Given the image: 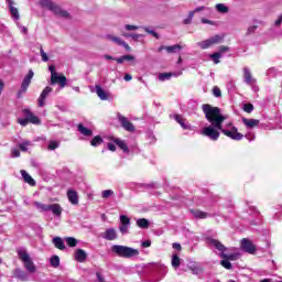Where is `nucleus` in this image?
Returning a JSON list of instances; mask_svg holds the SVG:
<instances>
[{"instance_id":"4d7b16f0","label":"nucleus","mask_w":282,"mask_h":282,"mask_svg":"<svg viewBox=\"0 0 282 282\" xmlns=\"http://www.w3.org/2000/svg\"><path fill=\"white\" fill-rule=\"evenodd\" d=\"M126 30H127L128 32H131V31H133V30H138V26H135V25H133V24H127V25H126Z\"/></svg>"},{"instance_id":"ddd939ff","label":"nucleus","mask_w":282,"mask_h":282,"mask_svg":"<svg viewBox=\"0 0 282 282\" xmlns=\"http://www.w3.org/2000/svg\"><path fill=\"white\" fill-rule=\"evenodd\" d=\"M102 239H106V241H116V239H118V232L116 231V229L110 228L107 229L102 235H101Z\"/></svg>"},{"instance_id":"bb28decb","label":"nucleus","mask_w":282,"mask_h":282,"mask_svg":"<svg viewBox=\"0 0 282 282\" xmlns=\"http://www.w3.org/2000/svg\"><path fill=\"white\" fill-rule=\"evenodd\" d=\"M50 210L53 213V215H56V217H61V215H63V207H61L58 204L50 205Z\"/></svg>"},{"instance_id":"5701e85b","label":"nucleus","mask_w":282,"mask_h":282,"mask_svg":"<svg viewBox=\"0 0 282 282\" xmlns=\"http://www.w3.org/2000/svg\"><path fill=\"white\" fill-rule=\"evenodd\" d=\"M95 89H96V94H97L98 98H100V100H109V95L107 94V91H105V89H102V87L100 85H96Z\"/></svg>"},{"instance_id":"69168bd1","label":"nucleus","mask_w":282,"mask_h":282,"mask_svg":"<svg viewBox=\"0 0 282 282\" xmlns=\"http://www.w3.org/2000/svg\"><path fill=\"white\" fill-rule=\"evenodd\" d=\"M226 52H228V46L223 45V46L219 47V54H224Z\"/></svg>"},{"instance_id":"680f3d73","label":"nucleus","mask_w":282,"mask_h":282,"mask_svg":"<svg viewBox=\"0 0 282 282\" xmlns=\"http://www.w3.org/2000/svg\"><path fill=\"white\" fill-rule=\"evenodd\" d=\"M142 248H151V240H145L141 243Z\"/></svg>"},{"instance_id":"603ef678","label":"nucleus","mask_w":282,"mask_h":282,"mask_svg":"<svg viewBox=\"0 0 282 282\" xmlns=\"http://www.w3.org/2000/svg\"><path fill=\"white\" fill-rule=\"evenodd\" d=\"M220 257H221L223 259H228L229 261H235V254L221 253Z\"/></svg>"},{"instance_id":"052dcab7","label":"nucleus","mask_w":282,"mask_h":282,"mask_svg":"<svg viewBox=\"0 0 282 282\" xmlns=\"http://www.w3.org/2000/svg\"><path fill=\"white\" fill-rule=\"evenodd\" d=\"M96 276H97L98 282H107V281H105V278L102 276V274H100V272H97Z\"/></svg>"},{"instance_id":"1a4fd4ad","label":"nucleus","mask_w":282,"mask_h":282,"mask_svg":"<svg viewBox=\"0 0 282 282\" xmlns=\"http://www.w3.org/2000/svg\"><path fill=\"white\" fill-rule=\"evenodd\" d=\"M221 41H224V37H221L220 35H215L208 40L200 42L199 47H202V50H208V47H213V45H217L221 43Z\"/></svg>"},{"instance_id":"393cba45","label":"nucleus","mask_w":282,"mask_h":282,"mask_svg":"<svg viewBox=\"0 0 282 282\" xmlns=\"http://www.w3.org/2000/svg\"><path fill=\"white\" fill-rule=\"evenodd\" d=\"M53 245L55 246V248H57V250H65L66 249L65 241L61 237H54L53 238Z\"/></svg>"},{"instance_id":"9b49d317","label":"nucleus","mask_w":282,"mask_h":282,"mask_svg":"<svg viewBox=\"0 0 282 282\" xmlns=\"http://www.w3.org/2000/svg\"><path fill=\"white\" fill-rule=\"evenodd\" d=\"M52 91H54V88H52L50 86H46L42 90V93H41V95H40V97L37 99V106L39 107H45V100L47 99V96H50V94H52Z\"/></svg>"},{"instance_id":"dca6fc26","label":"nucleus","mask_w":282,"mask_h":282,"mask_svg":"<svg viewBox=\"0 0 282 282\" xmlns=\"http://www.w3.org/2000/svg\"><path fill=\"white\" fill-rule=\"evenodd\" d=\"M189 213H192L195 219H206L210 217L209 213L203 212L200 209H189Z\"/></svg>"},{"instance_id":"6e6d98bb","label":"nucleus","mask_w":282,"mask_h":282,"mask_svg":"<svg viewBox=\"0 0 282 282\" xmlns=\"http://www.w3.org/2000/svg\"><path fill=\"white\" fill-rule=\"evenodd\" d=\"M28 144H30V143L29 142L20 143L19 149L23 152H26L28 151Z\"/></svg>"},{"instance_id":"2eb2a0df","label":"nucleus","mask_w":282,"mask_h":282,"mask_svg":"<svg viewBox=\"0 0 282 282\" xmlns=\"http://www.w3.org/2000/svg\"><path fill=\"white\" fill-rule=\"evenodd\" d=\"M24 113H25V117L28 118L29 122H31V124H41V119H39V117L34 116V113L32 111H30V109H24Z\"/></svg>"},{"instance_id":"aec40b11","label":"nucleus","mask_w":282,"mask_h":282,"mask_svg":"<svg viewBox=\"0 0 282 282\" xmlns=\"http://www.w3.org/2000/svg\"><path fill=\"white\" fill-rule=\"evenodd\" d=\"M67 197H68V202H70L73 206L78 205V193L76 191L68 189Z\"/></svg>"},{"instance_id":"f704fd0d","label":"nucleus","mask_w":282,"mask_h":282,"mask_svg":"<svg viewBox=\"0 0 282 282\" xmlns=\"http://www.w3.org/2000/svg\"><path fill=\"white\" fill-rule=\"evenodd\" d=\"M51 265L52 268H58V265H61V258L58 256H53L51 258Z\"/></svg>"},{"instance_id":"6e6552de","label":"nucleus","mask_w":282,"mask_h":282,"mask_svg":"<svg viewBox=\"0 0 282 282\" xmlns=\"http://www.w3.org/2000/svg\"><path fill=\"white\" fill-rule=\"evenodd\" d=\"M117 118H118L122 129H124V131H128L129 133L135 132V126H133V122L129 121V119H127V117L119 113L117 116Z\"/></svg>"},{"instance_id":"f3484780","label":"nucleus","mask_w":282,"mask_h":282,"mask_svg":"<svg viewBox=\"0 0 282 282\" xmlns=\"http://www.w3.org/2000/svg\"><path fill=\"white\" fill-rule=\"evenodd\" d=\"M77 131L86 138H91L94 135V131L87 127H84L83 123L77 124Z\"/></svg>"},{"instance_id":"7ed1b4c3","label":"nucleus","mask_w":282,"mask_h":282,"mask_svg":"<svg viewBox=\"0 0 282 282\" xmlns=\"http://www.w3.org/2000/svg\"><path fill=\"white\" fill-rule=\"evenodd\" d=\"M40 6L42 8H46L56 17H61L62 19H72V15L66 10H62L61 6L52 2V0H40Z\"/></svg>"},{"instance_id":"2f4dec72","label":"nucleus","mask_w":282,"mask_h":282,"mask_svg":"<svg viewBox=\"0 0 282 282\" xmlns=\"http://www.w3.org/2000/svg\"><path fill=\"white\" fill-rule=\"evenodd\" d=\"M137 226L139 228H142L143 230H147L149 228V220L147 218H141L137 220Z\"/></svg>"},{"instance_id":"5fc2aeb1","label":"nucleus","mask_w":282,"mask_h":282,"mask_svg":"<svg viewBox=\"0 0 282 282\" xmlns=\"http://www.w3.org/2000/svg\"><path fill=\"white\" fill-rule=\"evenodd\" d=\"M19 124H21L22 127H28V123L30 122L28 117L24 119H19L18 120Z\"/></svg>"},{"instance_id":"774afa93","label":"nucleus","mask_w":282,"mask_h":282,"mask_svg":"<svg viewBox=\"0 0 282 282\" xmlns=\"http://www.w3.org/2000/svg\"><path fill=\"white\" fill-rule=\"evenodd\" d=\"M281 23H282V14L276 19V21H275V25L276 26H279V25H281Z\"/></svg>"},{"instance_id":"72a5a7b5","label":"nucleus","mask_w":282,"mask_h":282,"mask_svg":"<svg viewBox=\"0 0 282 282\" xmlns=\"http://www.w3.org/2000/svg\"><path fill=\"white\" fill-rule=\"evenodd\" d=\"M216 10H217V12H220L221 14H226L229 12L230 9L228 7H226L224 3H218V4H216Z\"/></svg>"},{"instance_id":"473e14b6","label":"nucleus","mask_w":282,"mask_h":282,"mask_svg":"<svg viewBox=\"0 0 282 282\" xmlns=\"http://www.w3.org/2000/svg\"><path fill=\"white\" fill-rule=\"evenodd\" d=\"M66 243H67L68 248H76V246H78V240L74 237H67Z\"/></svg>"},{"instance_id":"338daca9","label":"nucleus","mask_w":282,"mask_h":282,"mask_svg":"<svg viewBox=\"0 0 282 282\" xmlns=\"http://www.w3.org/2000/svg\"><path fill=\"white\" fill-rule=\"evenodd\" d=\"M108 149H109V151L115 152L116 151V145L113 143H108Z\"/></svg>"},{"instance_id":"a19ab883","label":"nucleus","mask_w":282,"mask_h":282,"mask_svg":"<svg viewBox=\"0 0 282 282\" xmlns=\"http://www.w3.org/2000/svg\"><path fill=\"white\" fill-rule=\"evenodd\" d=\"M243 111H246V113H252V111H254V106L252 104H245Z\"/></svg>"},{"instance_id":"09e8293b","label":"nucleus","mask_w":282,"mask_h":282,"mask_svg":"<svg viewBox=\"0 0 282 282\" xmlns=\"http://www.w3.org/2000/svg\"><path fill=\"white\" fill-rule=\"evenodd\" d=\"M119 230H120L121 235H127V232L129 231V225H121L119 227Z\"/></svg>"},{"instance_id":"a18cd8bd","label":"nucleus","mask_w":282,"mask_h":282,"mask_svg":"<svg viewBox=\"0 0 282 282\" xmlns=\"http://www.w3.org/2000/svg\"><path fill=\"white\" fill-rule=\"evenodd\" d=\"M213 95L216 97V98H221V89L217 86H215L213 88Z\"/></svg>"},{"instance_id":"c85d7f7f","label":"nucleus","mask_w":282,"mask_h":282,"mask_svg":"<svg viewBox=\"0 0 282 282\" xmlns=\"http://www.w3.org/2000/svg\"><path fill=\"white\" fill-rule=\"evenodd\" d=\"M105 140L100 135H96L90 140V145L93 147H100V144H104Z\"/></svg>"},{"instance_id":"c9c22d12","label":"nucleus","mask_w":282,"mask_h":282,"mask_svg":"<svg viewBox=\"0 0 282 282\" xmlns=\"http://www.w3.org/2000/svg\"><path fill=\"white\" fill-rule=\"evenodd\" d=\"M212 61L215 63V65H219V59L221 58V53L216 52L210 55Z\"/></svg>"},{"instance_id":"9d476101","label":"nucleus","mask_w":282,"mask_h":282,"mask_svg":"<svg viewBox=\"0 0 282 282\" xmlns=\"http://www.w3.org/2000/svg\"><path fill=\"white\" fill-rule=\"evenodd\" d=\"M51 85H59V87L64 89V87H67V77L63 74L58 75L57 73L51 76Z\"/></svg>"},{"instance_id":"3c124183","label":"nucleus","mask_w":282,"mask_h":282,"mask_svg":"<svg viewBox=\"0 0 282 282\" xmlns=\"http://www.w3.org/2000/svg\"><path fill=\"white\" fill-rule=\"evenodd\" d=\"M57 147H58V142L52 141V142L48 144V151H54V150H56Z\"/></svg>"},{"instance_id":"f257e3e1","label":"nucleus","mask_w":282,"mask_h":282,"mask_svg":"<svg viewBox=\"0 0 282 282\" xmlns=\"http://www.w3.org/2000/svg\"><path fill=\"white\" fill-rule=\"evenodd\" d=\"M202 109L203 113H205L206 120H208L215 129L221 131L224 135H227V138H230L231 140H243V134L239 132L237 127H232L231 130L224 129V121L226 120V117L221 115V109L219 107H213L210 104H204Z\"/></svg>"},{"instance_id":"f03ea898","label":"nucleus","mask_w":282,"mask_h":282,"mask_svg":"<svg viewBox=\"0 0 282 282\" xmlns=\"http://www.w3.org/2000/svg\"><path fill=\"white\" fill-rule=\"evenodd\" d=\"M111 252L117 257H121V259H132V257L140 256V250L122 245H113L111 247Z\"/></svg>"},{"instance_id":"bf43d9fd","label":"nucleus","mask_w":282,"mask_h":282,"mask_svg":"<svg viewBox=\"0 0 282 282\" xmlns=\"http://www.w3.org/2000/svg\"><path fill=\"white\" fill-rule=\"evenodd\" d=\"M12 158H21V151L14 149V150L12 151Z\"/></svg>"},{"instance_id":"e433bc0d","label":"nucleus","mask_w":282,"mask_h":282,"mask_svg":"<svg viewBox=\"0 0 282 282\" xmlns=\"http://www.w3.org/2000/svg\"><path fill=\"white\" fill-rule=\"evenodd\" d=\"M10 12L14 19H19V9L14 4H9Z\"/></svg>"},{"instance_id":"13d9d810","label":"nucleus","mask_w":282,"mask_h":282,"mask_svg":"<svg viewBox=\"0 0 282 282\" xmlns=\"http://www.w3.org/2000/svg\"><path fill=\"white\" fill-rule=\"evenodd\" d=\"M122 56H123V61H129V62L135 61V56L133 55H122Z\"/></svg>"},{"instance_id":"39448f33","label":"nucleus","mask_w":282,"mask_h":282,"mask_svg":"<svg viewBox=\"0 0 282 282\" xmlns=\"http://www.w3.org/2000/svg\"><path fill=\"white\" fill-rule=\"evenodd\" d=\"M32 78H34V72L30 69L26 76L22 80L21 88L17 94V98H23V94L28 93V88L32 83Z\"/></svg>"},{"instance_id":"8fccbe9b","label":"nucleus","mask_w":282,"mask_h":282,"mask_svg":"<svg viewBox=\"0 0 282 282\" xmlns=\"http://www.w3.org/2000/svg\"><path fill=\"white\" fill-rule=\"evenodd\" d=\"M257 28L259 26L258 25L249 26L247 30V35L254 34V32H257Z\"/></svg>"},{"instance_id":"6ab92c4d","label":"nucleus","mask_w":282,"mask_h":282,"mask_svg":"<svg viewBox=\"0 0 282 282\" xmlns=\"http://www.w3.org/2000/svg\"><path fill=\"white\" fill-rule=\"evenodd\" d=\"M75 260H77L78 263H85V261H87V252L83 249H77L75 251Z\"/></svg>"},{"instance_id":"412c9836","label":"nucleus","mask_w":282,"mask_h":282,"mask_svg":"<svg viewBox=\"0 0 282 282\" xmlns=\"http://www.w3.org/2000/svg\"><path fill=\"white\" fill-rule=\"evenodd\" d=\"M20 173L26 184H29L30 186H36V181H34V178L29 175L25 170H21Z\"/></svg>"},{"instance_id":"a878e982","label":"nucleus","mask_w":282,"mask_h":282,"mask_svg":"<svg viewBox=\"0 0 282 282\" xmlns=\"http://www.w3.org/2000/svg\"><path fill=\"white\" fill-rule=\"evenodd\" d=\"M209 243H212V246H214L216 248V250H219V252H226V246H224V243H221L219 240L217 239H210Z\"/></svg>"},{"instance_id":"4c0bfd02","label":"nucleus","mask_w":282,"mask_h":282,"mask_svg":"<svg viewBox=\"0 0 282 282\" xmlns=\"http://www.w3.org/2000/svg\"><path fill=\"white\" fill-rule=\"evenodd\" d=\"M173 76V73H161L159 74V80L164 82L169 80Z\"/></svg>"},{"instance_id":"cd10ccee","label":"nucleus","mask_w":282,"mask_h":282,"mask_svg":"<svg viewBox=\"0 0 282 282\" xmlns=\"http://www.w3.org/2000/svg\"><path fill=\"white\" fill-rule=\"evenodd\" d=\"M33 205L37 210H42L43 213H50V205L42 204L40 202H34Z\"/></svg>"},{"instance_id":"0e129e2a","label":"nucleus","mask_w":282,"mask_h":282,"mask_svg":"<svg viewBox=\"0 0 282 282\" xmlns=\"http://www.w3.org/2000/svg\"><path fill=\"white\" fill-rule=\"evenodd\" d=\"M202 23H205L207 25H215V22L208 20V19H202Z\"/></svg>"},{"instance_id":"a211bd4d","label":"nucleus","mask_w":282,"mask_h":282,"mask_svg":"<svg viewBox=\"0 0 282 282\" xmlns=\"http://www.w3.org/2000/svg\"><path fill=\"white\" fill-rule=\"evenodd\" d=\"M13 279H19L20 281H28V273L21 269H14L12 271Z\"/></svg>"},{"instance_id":"e2e57ef3","label":"nucleus","mask_w":282,"mask_h":282,"mask_svg":"<svg viewBox=\"0 0 282 282\" xmlns=\"http://www.w3.org/2000/svg\"><path fill=\"white\" fill-rule=\"evenodd\" d=\"M172 248H174V250L181 251V250H182V245H180V243H177V242H174V243L172 245Z\"/></svg>"},{"instance_id":"4468645a","label":"nucleus","mask_w":282,"mask_h":282,"mask_svg":"<svg viewBox=\"0 0 282 282\" xmlns=\"http://www.w3.org/2000/svg\"><path fill=\"white\" fill-rule=\"evenodd\" d=\"M243 78H245L246 85H254V83H257V79H254V77H252V73L250 72V68H248V67L243 68Z\"/></svg>"},{"instance_id":"37998d69","label":"nucleus","mask_w":282,"mask_h":282,"mask_svg":"<svg viewBox=\"0 0 282 282\" xmlns=\"http://www.w3.org/2000/svg\"><path fill=\"white\" fill-rule=\"evenodd\" d=\"M175 120H176V122H178V124H181V127H182L183 129H186V123L184 122V118H182V116L176 115V116H175Z\"/></svg>"},{"instance_id":"0eeeda50","label":"nucleus","mask_w":282,"mask_h":282,"mask_svg":"<svg viewBox=\"0 0 282 282\" xmlns=\"http://www.w3.org/2000/svg\"><path fill=\"white\" fill-rule=\"evenodd\" d=\"M203 135H206V138H209V140H213L214 142L219 140V131L213 124L203 129Z\"/></svg>"},{"instance_id":"c756f323","label":"nucleus","mask_w":282,"mask_h":282,"mask_svg":"<svg viewBox=\"0 0 282 282\" xmlns=\"http://www.w3.org/2000/svg\"><path fill=\"white\" fill-rule=\"evenodd\" d=\"M182 265V259H180V256L176 253L172 257V268L177 270Z\"/></svg>"},{"instance_id":"f8f14e48","label":"nucleus","mask_w":282,"mask_h":282,"mask_svg":"<svg viewBox=\"0 0 282 282\" xmlns=\"http://www.w3.org/2000/svg\"><path fill=\"white\" fill-rule=\"evenodd\" d=\"M106 39H108V41H112V43H116L117 45H121L124 47V50H127V52H131V46H129L124 40L111 34L106 35Z\"/></svg>"},{"instance_id":"4be33fe9","label":"nucleus","mask_w":282,"mask_h":282,"mask_svg":"<svg viewBox=\"0 0 282 282\" xmlns=\"http://www.w3.org/2000/svg\"><path fill=\"white\" fill-rule=\"evenodd\" d=\"M242 123L247 126L248 129H254V127H259V119H248V118H242Z\"/></svg>"},{"instance_id":"c03bdc74","label":"nucleus","mask_w":282,"mask_h":282,"mask_svg":"<svg viewBox=\"0 0 282 282\" xmlns=\"http://www.w3.org/2000/svg\"><path fill=\"white\" fill-rule=\"evenodd\" d=\"M144 32H147L148 34H151V36H154V39H160V34H158V32L150 30L149 26L144 28Z\"/></svg>"},{"instance_id":"de8ad7c7","label":"nucleus","mask_w":282,"mask_h":282,"mask_svg":"<svg viewBox=\"0 0 282 282\" xmlns=\"http://www.w3.org/2000/svg\"><path fill=\"white\" fill-rule=\"evenodd\" d=\"M111 195H113V191H111V189H106L102 192L104 199H108V197H111Z\"/></svg>"},{"instance_id":"423d86ee","label":"nucleus","mask_w":282,"mask_h":282,"mask_svg":"<svg viewBox=\"0 0 282 282\" xmlns=\"http://www.w3.org/2000/svg\"><path fill=\"white\" fill-rule=\"evenodd\" d=\"M240 248L243 250V252H247L248 254H254L257 252V246L252 243V240L248 238H242L240 242Z\"/></svg>"},{"instance_id":"49530a36","label":"nucleus","mask_w":282,"mask_h":282,"mask_svg":"<svg viewBox=\"0 0 282 282\" xmlns=\"http://www.w3.org/2000/svg\"><path fill=\"white\" fill-rule=\"evenodd\" d=\"M40 54H41L42 61L44 63H47V61H50V57L47 56V53H45V51H43V47L40 48Z\"/></svg>"},{"instance_id":"79ce46f5","label":"nucleus","mask_w":282,"mask_h":282,"mask_svg":"<svg viewBox=\"0 0 282 282\" xmlns=\"http://www.w3.org/2000/svg\"><path fill=\"white\" fill-rule=\"evenodd\" d=\"M220 265H223V268L226 270H232V263L228 260H221Z\"/></svg>"},{"instance_id":"20e7f679","label":"nucleus","mask_w":282,"mask_h":282,"mask_svg":"<svg viewBox=\"0 0 282 282\" xmlns=\"http://www.w3.org/2000/svg\"><path fill=\"white\" fill-rule=\"evenodd\" d=\"M18 257L20 261H23L24 268L28 272L31 274H34L36 272V265L34 264V261H32V258H30V254L25 251L19 250Z\"/></svg>"},{"instance_id":"b1692460","label":"nucleus","mask_w":282,"mask_h":282,"mask_svg":"<svg viewBox=\"0 0 282 282\" xmlns=\"http://www.w3.org/2000/svg\"><path fill=\"white\" fill-rule=\"evenodd\" d=\"M112 142H115V144H117V147H119V149H121L123 153H129V147L127 145V142H124V140L112 139Z\"/></svg>"},{"instance_id":"864d4df0","label":"nucleus","mask_w":282,"mask_h":282,"mask_svg":"<svg viewBox=\"0 0 282 282\" xmlns=\"http://www.w3.org/2000/svg\"><path fill=\"white\" fill-rule=\"evenodd\" d=\"M48 72H51V76H55L56 74H58L56 72V66L55 65H50L48 66Z\"/></svg>"},{"instance_id":"ea45409f","label":"nucleus","mask_w":282,"mask_h":282,"mask_svg":"<svg viewBox=\"0 0 282 282\" xmlns=\"http://www.w3.org/2000/svg\"><path fill=\"white\" fill-rule=\"evenodd\" d=\"M120 221L122 226H129V224H131V219L129 218V216L124 215L120 216Z\"/></svg>"},{"instance_id":"7c9ffc66","label":"nucleus","mask_w":282,"mask_h":282,"mask_svg":"<svg viewBox=\"0 0 282 282\" xmlns=\"http://www.w3.org/2000/svg\"><path fill=\"white\" fill-rule=\"evenodd\" d=\"M176 50H184V46L180 44H175V45L165 47V51L167 54H175Z\"/></svg>"},{"instance_id":"58836bf2","label":"nucleus","mask_w":282,"mask_h":282,"mask_svg":"<svg viewBox=\"0 0 282 282\" xmlns=\"http://www.w3.org/2000/svg\"><path fill=\"white\" fill-rule=\"evenodd\" d=\"M195 17V12H191L188 13V17L183 21V23L185 25H191V23H193V18Z\"/></svg>"}]
</instances>
